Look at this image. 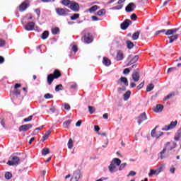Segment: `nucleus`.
<instances>
[{
	"mask_svg": "<svg viewBox=\"0 0 181 181\" xmlns=\"http://www.w3.org/2000/svg\"><path fill=\"white\" fill-rule=\"evenodd\" d=\"M177 148V144L173 141H167L164 144L163 150L159 153L160 159H166L169 156V152Z\"/></svg>",
	"mask_w": 181,
	"mask_h": 181,
	"instance_id": "1",
	"label": "nucleus"
},
{
	"mask_svg": "<svg viewBox=\"0 0 181 181\" xmlns=\"http://www.w3.org/2000/svg\"><path fill=\"white\" fill-rule=\"evenodd\" d=\"M62 76V72L59 69H55L53 72V74H49L47 77V84L49 86H51L53 83L54 80H56L57 78H59V77Z\"/></svg>",
	"mask_w": 181,
	"mask_h": 181,
	"instance_id": "2",
	"label": "nucleus"
},
{
	"mask_svg": "<svg viewBox=\"0 0 181 181\" xmlns=\"http://www.w3.org/2000/svg\"><path fill=\"white\" fill-rule=\"evenodd\" d=\"M119 165H121V160L119 158H113L108 167L110 172H111V173H113V172H117V166H119Z\"/></svg>",
	"mask_w": 181,
	"mask_h": 181,
	"instance_id": "3",
	"label": "nucleus"
},
{
	"mask_svg": "<svg viewBox=\"0 0 181 181\" xmlns=\"http://www.w3.org/2000/svg\"><path fill=\"white\" fill-rule=\"evenodd\" d=\"M55 12L57 13V15H59V16H67L69 15V13L70 12V10L66 8H56Z\"/></svg>",
	"mask_w": 181,
	"mask_h": 181,
	"instance_id": "4",
	"label": "nucleus"
},
{
	"mask_svg": "<svg viewBox=\"0 0 181 181\" xmlns=\"http://www.w3.org/2000/svg\"><path fill=\"white\" fill-rule=\"evenodd\" d=\"M177 31H179V28L169 29L168 30L163 29L160 30V33H165L166 36H170L175 35Z\"/></svg>",
	"mask_w": 181,
	"mask_h": 181,
	"instance_id": "5",
	"label": "nucleus"
},
{
	"mask_svg": "<svg viewBox=\"0 0 181 181\" xmlns=\"http://www.w3.org/2000/svg\"><path fill=\"white\" fill-rule=\"evenodd\" d=\"M127 60H130L128 64H127V66L128 67L129 66H131L132 64H134V63L137 62L138 60H139V56L138 55H135L134 57H132L131 55H129L127 57Z\"/></svg>",
	"mask_w": 181,
	"mask_h": 181,
	"instance_id": "6",
	"label": "nucleus"
},
{
	"mask_svg": "<svg viewBox=\"0 0 181 181\" xmlns=\"http://www.w3.org/2000/svg\"><path fill=\"white\" fill-rule=\"evenodd\" d=\"M20 160L19 157L13 156L12 157L11 160L7 162V165H8V166H14L15 165H18Z\"/></svg>",
	"mask_w": 181,
	"mask_h": 181,
	"instance_id": "7",
	"label": "nucleus"
},
{
	"mask_svg": "<svg viewBox=\"0 0 181 181\" xmlns=\"http://www.w3.org/2000/svg\"><path fill=\"white\" fill-rule=\"evenodd\" d=\"M69 8L74 12H78V11H80V5L76 1H71Z\"/></svg>",
	"mask_w": 181,
	"mask_h": 181,
	"instance_id": "8",
	"label": "nucleus"
},
{
	"mask_svg": "<svg viewBox=\"0 0 181 181\" xmlns=\"http://www.w3.org/2000/svg\"><path fill=\"white\" fill-rule=\"evenodd\" d=\"M130 25H132V21H131L129 19H126L123 23H121V29H122V30H127Z\"/></svg>",
	"mask_w": 181,
	"mask_h": 181,
	"instance_id": "9",
	"label": "nucleus"
},
{
	"mask_svg": "<svg viewBox=\"0 0 181 181\" xmlns=\"http://www.w3.org/2000/svg\"><path fill=\"white\" fill-rule=\"evenodd\" d=\"M32 127H33L32 124L21 125L19 127V131L21 132H27V131H29V129H32Z\"/></svg>",
	"mask_w": 181,
	"mask_h": 181,
	"instance_id": "10",
	"label": "nucleus"
},
{
	"mask_svg": "<svg viewBox=\"0 0 181 181\" xmlns=\"http://www.w3.org/2000/svg\"><path fill=\"white\" fill-rule=\"evenodd\" d=\"M159 126H156V127L151 131V136L153 138H160V136H162V135H163V132H159V134H157L156 132V128H158Z\"/></svg>",
	"mask_w": 181,
	"mask_h": 181,
	"instance_id": "11",
	"label": "nucleus"
},
{
	"mask_svg": "<svg viewBox=\"0 0 181 181\" xmlns=\"http://www.w3.org/2000/svg\"><path fill=\"white\" fill-rule=\"evenodd\" d=\"M177 125V121L171 122L168 126H165L162 129V131H169V129H173Z\"/></svg>",
	"mask_w": 181,
	"mask_h": 181,
	"instance_id": "12",
	"label": "nucleus"
},
{
	"mask_svg": "<svg viewBox=\"0 0 181 181\" xmlns=\"http://www.w3.org/2000/svg\"><path fill=\"white\" fill-rule=\"evenodd\" d=\"M83 41L85 43H91L93 42V35L89 33H86L83 37Z\"/></svg>",
	"mask_w": 181,
	"mask_h": 181,
	"instance_id": "13",
	"label": "nucleus"
},
{
	"mask_svg": "<svg viewBox=\"0 0 181 181\" xmlns=\"http://www.w3.org/2000/svg\"><path fill=\"white\" fill-rule=\"evenodd\" d=\"M146 119H147L146 113H145V112L141 113L138 117L139 125H141V124H142V122H144V121H146Z\"/></svg>",
	"mask_w": 181,
	"mask_h": 181,
	"instance_id": "14",
	"label": "nucleus"
},
{
	"mask_svg": "<svg viewBox=\"0 0 181 181\" xmlns=\"http://www.w3.org/2000/svg\"><path fill=\"white\" fill-rule=\"evenodd\" d=\"M28 6H29V4H28V1H23L19 6V11H20V12H23L24 11H26V9H28Z\"/></svg>",
	"mask_w": 181,
	"mask_h": 181,
	"instance_id": "15",
	"label": "nucleus"
},
{
	"mask_svg": "<svg viewBox=\"0 0 181 181\" xmlns=\"http://www.w3.org/2000/svg\"><path fill=\"white\" fill-rule=\"evenodd\" d=\"M136 8V5L134 3H129L125 8L126 12H133L134 9Z\"/></svg>",
	"mask_w": 181,
	"mask_h": 181,
	"instance_id": "16",
	"label": "nucleus"
},
{
	"mask_svg": "<svg viewBox=\"0 0 181 181\" xmlns=\"http://www.w3.org/2000/svg\"><path fill=\"white\" fill-rule=\"evenodd\" d=\"M25 30H33L35 29V23L34 22H30L27 25H25Z\"/></svg>",
	"mask_w": 181,
	"mask_h": 181,
	"instance_id": "17",
	"label": "nucleus"
},
{
	"mask_svg": "<svg viewBox=\"0 0 181 181\" xmlns=\"http://www.w3.org/2000/svg\"><path fill=\"white\" fill-rule=\"evenodd\" d=\"M72 177L76 180H80V177H81V172L79 170H77L74 173Z\"/></svg>",
	"mask_w": 181,
	"mask_h": 181,
	"instance_id": "18",
	"label": "nucleus"
},
{
	"mask_svg": "<svg viewBox=\"0 0 181 181\" xmlns=\"http://www.w3.org/2000/svg\"><path fill=\"white\" fill-rule=\"evenodd\" d=\"M132 77L135 82L139 81V78H141V76H139V72L138 71L133 72Z\"/></svg>",
	"mask_w": 181,
	"mask_h": 181,
	"instance_id": "19",
	"label": "nucleus"
},
{
	"mask_svg": "<svg viewBox=\"0 0 181 181\" xmlns=\"http://www.w3.org/2000/svg\"><path fill=\"white\" fill-rule=\"evenodd\" d=\"M116 59L117 62H119L124 59V52L121 50H118L117 52Z\"/></svg>",
	"mask_w": 181,
	"mask_h": 181,
	"instance_id": "20",
	"label": "nucleus"
},
{
	"mask_svg": "<svg viewBox=\"0 0 181 181\" xmlns=\"http://www.w3.org/2000/svg\"><path fill=\"white\" fill-rule=\"evenodd\" d=\"M177 37H179V34L172 35L171 36H168V39H169V43H173L175 40H177Z\"/></svg>",
	"mask_w": 181,
	"mask_h": 181,
	"instance_id": "21",
	"label": "nucleus"
},
{
	"mask_svg": "<svg viewBox=\"0 0 181 181\" xmlns=\"http://www.w3.org/2000/svg\"><path fill=\"white\" fill-rule=\"evenodd\" d=\"M163 110V105L158 104L156 106V107L153 109L154 112H162Z\"/></svg>",
	"mask_w": 181,
	"mask_h": 181,
	"instance_id": "22",
	"label": "nucleus"
},
{
	"mask_svg": "<svg viewBox=\"0 0 181 181\" xmlns=\"http://www.w3.org/2000/svg\"><path fill=\"white\" fill-rule=\"evenodd\" d=\"M103 64L105 66H111V60H110L107 57H104Z\"/></svg>",
	"mask_w": 181,
	"mask_h": 181,
	"instance_id": "23",
	"label": "nucleus"
},
{
	"mask_svg": "<svg viewBox=\"0 0 181 181\" xmlns=\"http://www.w3.org/2000/svg\"><path fill=\"white\" fill-rule=\"evenodd\" d=\"M140 34H141V32L139 31H136L134 33H133L132 36V40H138Z\"/></svg>",
	"mask_w": 181,
	"mask_h": 181,
	"instance_id": "24",
	"label": "nucleus"
},
{
	"mask_svg": "<svg viewBox=\"0 0 181 181\" xmlns=\"http://www.w3.org/2000/svg\"><path fill=\"white\" fill-rule=\"evenodd\" d=\"M160 173V170H151L148 173V176H153V175H159Z\"/></svg>",
	"mask_w": 181,
	"mask_h": 181,
	"instance_id": "25",
	"label": "nucleus"
},
{
	"mask_svg": "<svg viewBox=\"0 0 181 181\" xmlns=\"http://www.w3.org/2000/svg\"><path fill=\"white\" fill-rule=\"evenodd\" d=\"M126 45H127V49H131L134 47V42H132L131 40L126 41Z\"/></svg>",
	"mask_w": 181,
	"mask_h": 181,
	"instance_id": "26",
	"label": "nucleus"
},
{
	"mask_svg": "<svg viewBox=\"0 0 181 181\" xmlns=\"http://www.w3.org/2000/svg\"><path fill=\"white\" fill-rule=\"evenodd\" d=\"M155 88V85L153 83H150L146 87V91L149 93L150 91H152Z\"/></svg>",
	"mask_w": 181,
	"mask_h": 181,
	"instance_id": "27",
	"label": "nucleus"
},
{
	"mask_svg": "<svg viewBox=\"0 0 181 181\" xmlns=\"http://www.w3.org/2000/svg\"><path fill=\"white\" fill-rule=\"evenodd\" d=\"M119 81H121V83H124V84L128 87V79L124 76H122L120 78H119Z\"/></svg>",
	"mask_w": 181,
	"mask_h": 181,
	"instance_id": "28",
	"label": "nucleus"
},
{
	"mask_svg": "<svg viewBox=\"0 0 181 181\" xmlns=\"http://www.w3.org/2000/svg\"><path fill=\"white\" fill-rule=\"evenodd\" d=\"M131 97V90H127L124 94V100L127 101L128 98Z\"/></svg>",
	"mask_w": 181,
	"mask_h": 181,
	"instance_id": "29",
	"label": "nucleus"
},
{
	"mask_svg": "<svg viewBox=\"0 0 181 181\" xmlns=\"http://www.w3.org/2000/svg\"><path fill=\"white\" fill-rule=\"evenodd\" d=\"M48 153H50V150H49V148H44L42 150V155L43 156H46V155H48Z\"/></svg>",
	"mask_w": 181,
	"mask_h": 181,
	"instance_id": "30",
	"label": "nucleus"
},
{
	"mask_svg": "<svg viewBox=\"0 0 181 181\" xmlns=\"http://www.w3.org/2000/svg\"><path fill=\"white\" fill-rule=\"evenodd\" d=\"M52 35H57V33H60V29L57 27H55L51 30Z\"/></svg>",
	"mask_w": 181,
	"mask_h": 181,
	"instance_id": "31",
	"label": "nucleus"
},
{
	"mask_svg": "<svg viewBox=\"0 0 181 181\" xmlns=\"http://www.w3.org/2000/svg\"><path fill=\"white\" fill-rule=\"evenodd\" d=\"M172 97H175V93H170L167 95L164 98L163 101H168V100H170V98H172Z\"/></svg>",
	"mask_w": 181,
	"mask_h": 181,
	"instance_id": "32",
	"label": "nucleus"
},
{
	"mask_svg": "<svg viewBox=\"0 0 181 181\" xmlns=\"http://www.w3.org/2000/svg\"><path fill=\"white\" fill-rule=\"evenodd\" d=\"M47 37H49V31H45L42 35H41V38L45 40H46Z\"/></svg>",
	"mask_w": 181,
	"mask_h": 181,
	"instance_id": "33",
	"label": "nucleus"
},
{
	"mask_svg": "<svg viewBox=\"0 0 181 181\" xmlns=\"http://www.w3.org/2000/svg\"><path fill=\"white\" fill-rule=\"evenodd\" d=\"M52 134V132L50 130H48L46 134L42 136V141H46L49 138V135Z\"/></svg>",
	"mask_w": 181,
	"mask_h": 181,
	"instance_id": "34",
	"label": "nucleus"
},
{
	"mask_svg": "<svg viewBox=\"0 0 181 181\" xmlns=\"http://www.w3.org/2000/svg\"><path fill=\"white\" fill-rule=\"evenodd\" d=\"M80 18L79 13H74L72 16L70 17L71 21H76Z\"/></svg>",
	"mask_w": 181,
	"mask_h": 181,
	"instance_id": "35",
	"label": "nucleus"
},
{
	"mask_svg": "<svg viewBox=\"0 0 181 181\" xmlns=\"http://www.w3.org/2000/svg\"><path fill=\"white\" fill-rule=\"evenodd\" d=\"M97 9H98V6L97 5H95L92 7H90L89 9H88V11L91 13L93 12H95V11H97Z\"/></svg>",
	"mask_w": 181,
	"mask_h": 181,
	"instance_id": "36",
	"label": "nucleus"
},
{
	"mask_svg": "<svg viewBox=\"0 0 181 181\" xmlns=\"http://www.w3.org/2000/svg\"><path fill=\"white\" fill-rule=\"evenodd\" d=\"M44 126H41L40 127H37L35 129V130L33 132L32 135H37V132L36 131H42L43 129Z\"/></svg>",
	"mask_w": 181,
	"mask_h": 181,
	"instance_id": "37",
	"label": "nucleus"
},
{
	"mask_svg": "<svg viewBox=\"0 0 181 181\" xmlns=\"http://www.w3.org/2000/svg\"><path fill=\"white\" fill-rule=\"evenodd\" d=\"M68 148L69 149H73V139H69V141H68Z\"/></svg>",
	"mask_w": 181,
	"mask_h": 181,
	"instance_id": "38",
	"label": "nucleus"
},
{
	"mask_svg": "<svg viewBox=\"0 0 181 181\" xmlns=\"http://www.w3.org/2000/svg\"><path fill=\"white\" fill-rule=\"evenodd\" d=\"M5 178H6L7 180H9L10 179H12V173H11V172H7V173H6V174H5Z\"/></svg>",
	"mask_w": 181,
	"mask_h": 181,
	"instance_id": "39",
	"label": "nucleus"
},
{
	"mask_svg": "<svg viewBox=\"0 0 181 181\" xmlns=\"http://www.w3.org/2000/svg\"><path fill=\"white\" fill-rule=\"evenodd\" d=\"M181 138V132H177L174 137L175 141H179Z\"/></svg>",
	"mask_w": 181,
	"mask_h": 181,
	"instance_id": "40",
	"label": "nucleus"
},
{
	"mask_svg": "<svg viewBox=\"0 0 181 181\" xmlns=\"http://www.w3.org/2000/svg\"><path fill=\"white\" fill-rule=\"evenodd\" d=\"M13 95L16 98H18V97H21V90L16 89L13 92Z\"/></svg>",
	"mask_w": 181,
	"mask_h": 181,
	"instance_id": "41",
	"label": "nucleus"
},
{
	"mask_svg": "<svg viewBox=\"0 0 181 181\" xmlns=\"http://www.w3.org/2000/svg\"><path fill=\"white\" fill-rule=\"evenodd\" d=\"M63 85L62 84H59V85H57L56 86H55V91H60V90H63Z\"/></svg>",
	"mask_w": 181,
	"mask_h": 181,
	"instance_id": "42",
	"label": "nucleus"
},
{
	"mask_svg": "<svg viewBox=\"0 0 181 181\" xmlns=\"http://www.w3.org/2000/svg\"><path fill=\"white\" fill-rule=\"evenodd\" d=\"M97 15H98V16H103V15H105V9L99 10V11L97 12Z\"/></svg>",
	"mask_w": 181,
	"mask_h": 181,
	"instance_id": "43",
	"label": "nucleus"
},
{
	"mask_svg": "<svg viewBox=\"0 0 181 181\" xmlns=\"http://www.w3.org/2000/svg\"><path fill=\"white\" fill-rule=\"evenodd\" d=\"M62 4L64 5L65 6H69V5H71V1L70 0H63L62 1Z\"/></svg>",
	"mask_w": 181,
	"mask_h": 181,
	"instance_id": "44",
	"label": "nucleus"
},
{
	"mask_svg": "<svg viewBox=\"0 0 181 181\" xmlns=\"http://www.w3.org/2000/svg\"><path fill=\"white\" fill-rule=\"evenodd\" d=\"M33 119V115H30L28 117L23 119V122H30V121H32Z\"/></svg>",
	"mask_w": 181,
	"mask_h": 181,
	"instance_id": "45",
	"label": "nucleus"
},
{
	"mask_svg": "<svg viewBox=\"0 0 181 181\" xmlns=\"http://www.w3.org/2000/svg\"><path fill=\"white\" fill-rule=\"evenodd\" d=\"M71 124V120H67L64 122V125L65 128H67V129H69V127H70Z\"/></svg>",
	"mask_w": 181,
	"mask_h": 181,
	"instance_id": "46",
	"label": "nucleus"
},
{
	"mask_svg": "<svg viewBox=\"0 0 181 181\" xmlns=\"http://www.w3.org/2000/svg\"><path fill=\"white\" fill-rule=\"evenodd\" d=\"M88 110L90 114H94V112H95V108L94 107L88 106Z\"/></svg>",
	"mask_w": 181,
	"mask_h": 181,
	"instance_id": "47",
	"label": "nucleus"
},
{
	"mask_svg": "<svg viewBox=\"0 0 181 181\" xmlns=\"http://www.w3.org/2000/svg\"><path fill=\"white\" fill-rule=\"evenodd\" d=\"M44 98H45L46 100H49L50 98H53V95L50 94V93H46L44 95Z\"/></svg>",
	"mask_w": 181,
	"mask_h": 181,
	"instance_id": "48",
	"label": "nucleus"
},
{
	"mask_svg": "<svg viewBox=\"0 0 181 181\" xmlns=\"http://www.w3.org/2000/svg\"><path fill=\"white\" fill-rule=\"evenodd\" d=\"M145 86V81L141 82L139 86H136L137 90H141Z\"/></svg>",
	"mask_w": 181,
	"mask_h": 181,
	"instance_id": "49",
	"label": "nucleus"
},
{
	"mask_svg": "<svg viewBox=\"0 0 181 181\" xmlns=\"http://www.w3.org/2000/svg\"><path fill=\"white\" fill-rule=\"evenodd\" d=\"M122 6L123 5L122 4H120L119 6H116L115 7H112V9L113 10H119V9H122Z\"/></svg>",
	"mask_w": 181,
	"mask_h": 181,
	"instance_id": "50",
	"label": "nucleus"
},
{
	"mask_svg": "<svg viewBox=\"0 0 181 181\" xmlns=\"http://www.w3.org/2000/svg\"><path fill=\"white\" fill-rule=\"evenodd\" d=\"M119 170H122L127 166V163H124L119 165Z\"/></svg>",
	"mask_w": 181,
	"mask_h": 181,
	"instance_id": "51",
	"label": "nucleus"
},
{
	"mask_svg": "<svg viewBox=\"0 0 181 181\" xmlns=\"http://www.w3.org/2000/svg\"><path fill=\"white\" fill-rule=\"evenodd\" d=\"M130 72H131V70H129V68H126L123 71V74H129Z\"/></svg>",
	"mask_w": 181,
	"mask_h": 181,
	"instance_id": "52",
	"label": "nucleus"
},
{
	"mask_svg": "<svg viewBox=\"0 0 181 181\" xmlns=\"http://www.w3.org/2000/svg\"><path fill=\"white\" fill-rule=\"evenodd\" d=\"M64 110H66V111H69L70 110V105L67 104V103H65L64 105Z\"/></svg>",
	"mask_w": 181,
	"mask_h": 181,
	"instance_id": "53",
	"label": "nucleus"
},
{
	"mask_svg": "<svg viewBox=\"0 0 181 181\" xmlns=\"http://www.w3.org/2000/svg\"><path fill=\"white\" fill-rule=\"evenodd\" d=\"M72 50L73 52H74V53H77V52L78 51V48L77 47V45H73Z\"/></svg>",
	"mask_w": 181,
	"mask_h": 181,
	"instance_id": "54",
	"label": "nucleus"
},
{
	"mask_svg": "<svg viewBox=\"0 0 181 181\" xmlns=\"http://www.w3.org/2000/svg\"><path fill=\"white\" fill-rule=\"evenodd\" d=\"M6 42L5 40L0 39V47H4L5 46Z\"/></svg>",
	"mask_w": 181,
	"mask_h": 181,
	"instance_id": "55",
	"label": "nucleus"
},
{
	"mask_svg": "<svg viewBox=\"0 0 181 181\" xmlns=\"http://www.w3.org/2000/svg\"><path fill=\"white\" fill-rule=\"evenodd\" d=\"M130 18H131L132 21H136V18H137L136 14H135V13L132 14Z\"/></svg>",
	"mask_w": 181,
	"mask_h": 181,
	"instance_id": "56",
	"label": "nucleus"
},
{
	"mask_svg": "<svg viewBox=\"0 0 181 181\" xmlns=\"http://www.w3.org/2000/svg\"><path fill=\"white\" fill-rule=\"evenodd\" d=\"M21 87H22V85H21V83H16V84L14 85V88H15L16 90H18V88H21Z\"/></svg>",
	"mask_w": 181,
	"mask_h": 181,
	"instance_id": "57",
	"label": "nucleus"
},
{
	"mask_svg": "<svg viewBox=\"0 0 181 181\" xmlns=\"http://www.w3.org/2000/svg\"><path fill=\"white\" fill-rule=\"evenodd\" d=\"M175 70H176V67L169 68V69H168L167 73H172V71H175Z\"/></svg>",
	"mask_w": 181,
	"mask_h": 181,
	"instance_id": "58",
	"label": "nucleus"
},
{
	"mask_svg": "<svg viewBox=\"0 0 181 181\" xmlns=\"http://www.w3.org/2000/svg\"><path fill=\"white\" fill-rule=\"evenodd\" d=\"M135 175H136V172L132 170L129 172L128 176H135Z\"/></svg>",
	"mask_w": 181,
	"mask_h": 181,
	"instance_id": "59",
	"label": "nucleus"
},
{
	"mask_svg": "<svg viewBox=\"0 0 181 181\" xmlns=\"http://www.w3.org/2000/svg\"><path fill=\"white\" fill-rule=\"evenodd\" d=\"M1 124L2 125L3 128H5V119L4 118L1 119Z\"/></svg>",
	"mask_w": 181,
	"mask_h": 181,
	"instance_id": "60",
	"label": "nucleus"
},
{
	"mask_svg": "<svg viewBox=\"0 0 181 181\" xmlns=\"http://www.w3.org/2000/svg\"><path fill=\"white\" fill-rule=\"evenodd\" d=\"M35 12L37 15V16H40V9L37 8L35 10Z\"/></svg>",
	"mask_w": 181,
	"mask_h": 181,
	"instance_id": "61",
	"label": "nucleus"
},
{
	"mask_svg": "<svg viewBox=\"0 0 181 181\" xmlns=\"http://www.w3.org/2000/svg\"><path fill=\"white\" fill-rule=\"evenodd\" d=\"M176 170V168H175V167H173V166H172L171 168H170V172L171 173H175V171Z\"/></svg>",
	"mask_w": 181,
	"mask_h": 181,
	"instance_id": "62",
	"label": "nucleus"
},
{
	"mask_svg": "<svg viewBox=\"0 0 181 181\" xmlns=\"http://www.w3.org/2000/svg\"><path fill=\"white\" fill-rule=\"evenodd\" d=\"M82 122H83V121L78 120V121L76 123V127H81Z\"/></svg>",
	"mask_w": 181,
	"mask_h": 181,
	"instance_id": "63",
	"label": "nucleus"
},
{
	"mask_svg": "<svg viewBox=\"0 0 181 181\" xmlns=\"http://www.w3.org/2000/svg\"><path fill=\"white\" fill-rule=\"evenodd\" d=\"M94 129L96 132H98V131H100V127H98V125H95Z\"/></svg>",
	"mask_w": 181,
	"mask_h": 181,
	"instance_id": "64",
	"label": "nucleus"
}]
</instances>
